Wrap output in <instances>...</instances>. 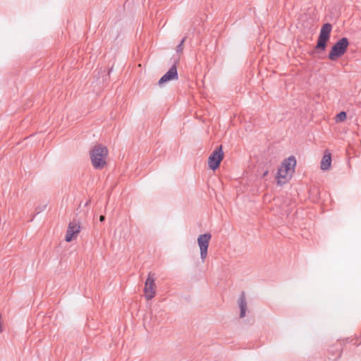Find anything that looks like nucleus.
Segmentation results:
<instances>
[{
  "mask_svg": "<svg viewBox=\"0 0 361 361\" xmlns=\"http://www.w3.org/2000/svg\"><path fill=\"white\" fill-rule=\"evenodd\" d=\"M91 161L95 169H102L106 165L108 155L107 148L102 145H95L90 152Z\"/></svg>",
  "mask_w": 361,
  "mask_h": 361,
  "instance_id": "f257e3e1",
  "label": "nucleus"
},
{
  "mask_svg": "<svg viewBox=\"0 0 361 361\" xmlns=\"http://www.w3.org/2000/svg\"><path fill=\"white\" fill-rule=\"evenodd\" d=\"M349 45V40L346 37H342L338 40L332 47L328 58L331 61H335L341 57L346 51Z\"/></svg>",
  "mask_w": 361,
  "mask_h": 361,
  "instance_id": "f03ea898",
  "label": "nucleus"
},
{
  "mask_svg": "<svg viewBox=\"0 0 361 361\" xmlns=\"http://www.w3.org/2000/svg\"><path fill=\"white\" fill-rule=\"evenodd\" d=\"M332 30V25L329 23H324L318 37V40L315 49L319 51H324L326 47L327 42L330 39L331 32Z\"/></svg>",
  "mask_w": 361,
  "mask_h": 361,
  "instance_id": "7ed1b4c3",
  "label": "nucleus"
},
{
  "mask_svg": "<svg viewBox=\"0 0 361 361\" xmlns=\"http://www.w3.org/2000/svg\"><path fill=\"white\" fill-rule=\"evenodd\" d=\"M224 158L222 146L217 147L214 151L209 155L208 159V165L212 170H216L219 168L221 160Z\"/></svg>",
  "mask_w": 361,
  "mask_h": 361,
  "instance_id": "20e7f679",
  "label": "nucleus"
},
{
  "mask_svg": "<svg viewBox=\"0 0 361 361\" xmlns=\"http://www.w3.org/2000/svg\"><path fill=\"white\" fill-rule=\"evenodd\" d=\"M154 274L149 272L145 284V296L147 300H152L156 294Z\"/></svg>",
  "mask_w": 361,
  "mask_h": 361,
  "instance_id": "39448f33",
  "label": "nucleus"
},
{
  "mask_svg": "<svg viewBox=\"0 0 361 361\" xmlns=\"http://www.w3.org/2000/svg\"><path fill=\"white\" fill-rule=\"evenodd\" d=\"M212 235L209 233L200 235L197 238L198 245L200 250V257L202 261L205 259L207 255V250Z\"/></svg>",
  "mask_w": 361,
  "mask_h": 361,
  "instance_id": "423d86ee",
  "label": "nucleus"
},
{
  "mask_svg": "<svg viewBox=\"0 0 361 361\" xmlns=\"http://www.w3.org/2000/svg\"><path fill=\"white\" fill-rule=\"evenodd\" d=\"M178 59H174V64L172 67L159 79L158 84L162 85L163 84L178 78L176 63Z\"/></svg>",
  "mask_w": 361,
  "mask_h": 361,
  "instance_id": "0eeeda50",
  "label": "nucleus"
},
{
  "mask_svg": "<svg viewBox=\"0 0 361 361\" xmlns=\"http://www.w3.org/2000/svg\"><path fill=\"white\" fill-rule=\"evenodd\" d=\"M80 231V222L75 219H73L68 224V227L66 231L65 240L67 242H71L75 235H77Z\"/></svg>",
  "mask_w": 361,
  "mask_h": 361,
  "instance_id": "6e6552de",
  "label": "nucleus"
},
{
  "mask_svg": "<svg viewBox=\"0 0 361 361\" xmlns=\"http://www.w3.org/2000/svg\"><path fill=\"white\" fill-rule=\"evenodd\" d=\"M296 165V159L294 156H290L285 159L282 162L281 166L284 169H287L290 173L295 171V166Z\"/></svg>",
  "mask_w": 361,
  "mask_h": 361,
  "instance_id": "1a4fd4ad",
  "label": "nucleus"
},
{
  "mask_svg": "<svg viewBox=\"0 0 361 361\" xmlns=\"http://www.w3.org/2000/svg\"><path fill=\"white\" fill-rule=\"evenodd\" d=\"M292 173L284 169L281 166L278 169L276 178L277 179L278 184H283L288 180V177L290 176Z\"/></svg>",
  "mask_w": 361,
  "mask_h": 361,
  "instance_id": "9d476101",
  "label": "nucleus"
},
{
  "mask_svg": "<svg viewBox=\"0 0 361 361\" xmlns=\"http://www.w3.org/2000/svg\"><path fill=\"white\" fill-rule=\"evenodd\" d=\"M331 164V156L330 152L325 151L324 154L321 161V169L322 171L329 170Z\"/></svg>",
  "mask_w": 361,
  "mask_h": 361,
  "instance_id": "9b49d317",
  "label": "nucleus"
},
{
  "mask_svg": "<svg viewBox=\"0 0 361 361\" xmlns=\"http://www.w3.org/2000/svg\"><path fill=\"white\" fill-rule=\"evenodd\" d=\"M238 305L240 309V317L243 318L245 316V312L247 310V300L244 292H242L238 299Z\"/></svg>",
  "mask_w": 361,
  "mask_h": 361,
  "instance_id": "f8f14e48",
  "label": "nucleus"
},
{
  "mask_svg": "<svg viewBox=\"0 0 361 361\" xmlns=\"http://www.w3.org/2000/svg\"><path fill=\"white\" fill-rule=\"evenodd\" d=\"M346 118V113L345 111H341L337 114V120L340 121H343Z\"/></svg>",
  "mask_w": 361,
  "mask_h": 361,
  "instance_id": "ddd939ff",
  "label": "nucleus"
},
{
  "mask_svg": "<svg viewBox=\"0 0 361 361\" xmlns=\"http://www.w3.org/2000/svg\"><path fill=\"white\" fill-rule=\"evenodd\" d=\"M185 39H186V37H185L181 40V42L179 43V44L177 46V47H176V51H177V53H181V52H182L183 49V43H184V42H185Z\"/></svg>",
  "mask_w": 361,
  "mask_h": 361,
  "instance_id": "4468645a",
  "label": "nucleus"
},
{
  "mask_svg": "<svg viewBox=\"0 0 361 361\" xmlns=\"http://www.w3.org/2000/svg\"><path fill=\"white\" fill-rule=\"evenodd\" d=\"M104 220H105V216H104V215H101V216H99V221H100L101 222H102V221H104Z\"/></svg>",
  "mask_w": 361,
  "mask_h": 361,
  "instance_id": "2eb2a0df",
  "label": "nucleus"
},
{
  "mask_svg": "<svg viewBox=\"0 0 361 361\" xmlns=\"http://www.w3.org/2000/svg\"><path fill=\"white\" fill-rule=\"evenodd\" d=\"M267 173H268V171H265V172L264 173L263 176H265L267 174Z\"/></svg>",
  "mask_w": 361,
  "mask_h": 361,
  "instance_id": "dca6fc26",
  "label": "nucleus"
},
{
  "mask_svg": "<svg viewBox=\"0 0 361 361\" xmlns=\"http://www.w3.org/2000/svg\"><path fill=\"white\" fill-rule=\"evenodd\" d=\"M88 204H89V202H87L85 203V206H86V205H87Z\"/></svg>",
  "mask_w": 361,
  "mask_h": 361,
  "instance_id": "f3484780",
  "label": "nucleus"
}]
</instances>
